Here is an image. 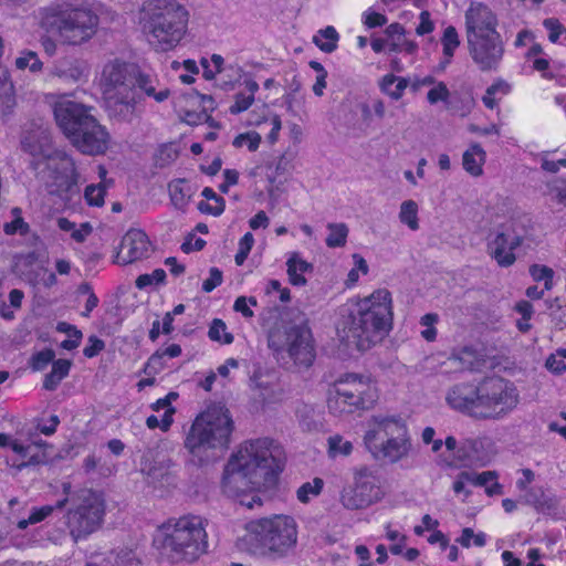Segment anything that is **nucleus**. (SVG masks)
<instances>
[{"label": "nucleus", "instance_id": "nucleus-39", "mask_svg": "<svg viewBox=\"0 0 566 566\" xmlns=\"http://www.w3.org/2000/svg\"><path fill=\"white\" fill-rule=\"evenodd\" d=\"M208 336L213 342L221 344H231L233 342V335L227 332L226 323L220 318H214L209 327Z\"/></svg>", "mask_w": 566, "mask_h": 566}, {"label": "nucleus", "instance_id": "nucleus-14", "mask_svg": "<svg viewBox=\"0 0 566 566\" xmlns=\"http://www.w3.org/2000/svg\"><path fill=\"white\" fill-rule=\"evenodd\" d=\"M469 53L481 71L496 70L504 54L500 33L467 38Z\"/></svg>", "mask_w": 566, "mask_h": 566}, {"label": "nucleus", "instance_id": "nucleus-58", "mask_svg": "<svg viewBox=\"0 0 566 566\" xmlns=\"http://www.w3.org/2000/svg\"><path fill=\"white\" fill-rule=\"evenodd\" d=\"M105 348L103 339L92 335L88 337V344L83 349V354L87 358L97 356Z\"/></svg>", "mask_w": 566, "mask_h": 566}, {"label": "nucleus", "instance_id": "nucleus-12", "mask_svg": "<svg viewBox=\"0 0 566 566\" xmlns=\"http://www.w3.org/2000/svg\"><path fill=\"white\" fill-rule=\"evenodd\" d=\"M518 403V392L507 380L493 377L479 385L476 419H500Z\"/></svg>", "mask_w": 566, "mask_h": 566}, {"label": "nucleus", "instance_id": "nucleus-9", "mask_svg": "<svg viewBox=\"0 0 566 566\" xmlns=\"http://www.w3.org/2000/svg\"><path fill=\"white\" fill-rule=\"evenodd\" d=\"M251 541L258 544L264 554L282 557L297 542V527L293 517L273 515L249 524Z\"/></svg>", "mask_w": 566, "mask_h": 566}, {"label": "nucleus", "instance_id": "nucleus-33", "mask_svg": "<svg viewBox=\"0 0 566 566\" xmlns=\"http://www.w3.org/2000/svg\"><path fill=\"white\" fill-rule=\"evenodd\" d=\"M248 94L237 93L234 96V103L230 106L229 111L231 114H240L247 111L254 102V94L259 90V84L255 81L247 82Z\"/></svg>", "mask_w": 566, "mask_h": 566}, {"label": "nucleus", "instance_id": "nucleus-21", "mask_svg": "<svg viewBox=\"0 0 566 566\" xmlns=\"http://www.w3.org/2000/svg\"><path fill=\"white\" fill-rule=\"evenodd\" d=\"M496 25L497 19L495 14L482 3H472L465 12L467 38L499 33Z\"/></svg>", "mask_w": 566, "mask_h": 566}, {"label": "nucleus", "instance_id": "nucleus-11", "mask_svg": "<svg viewBox=\"0 0 566 566\" xmlns=\"http://www.w3.org/2000/svg\"><path fill=\"white\" fill-rule=\"evenodd\" d=\"M76 501L75 506L65 515V525L74 542L96 532L102 526L105 514V500L99 492L82 490L76 494Z\"/></svg>", "mask_w": 566, "mask_h": 566}, {"label": "nucleus", "instance_id": "nucleus-44", "mask_svg": "<svg viewBox=\"0 0 566 566\" xmlns=\"http://www.w3.org/2000/svg\"><path fill=\"white\" fill-rule=\"evenodd\" d=\"M530 274L536 282L544 281L545 290L553 287L554 271L547 265L534 264L530 268Z\"/></svg>", "mask_w": 566, "mask_h": 566}, {"label": "nucleus", "instance_id": "nucleus-8", "mask_svg": "<svg viewBox=\"0 0 566 566\" xmlns=\"http://www.w3.org/2000/svg\"><path fill=\"white\" fill-rule=\"evenodd\" d=\"M370 427L364 442L375 457L381 454L390 462H397L408 455V430L400 418L375 416L370 419Z\"/></svg>", "mask_w": 566, "mask_h": 566}, {"label": "nucleus", "instance_id": "nucleus-23", "mask_svg": "<svg viewBox=\"0 0 566 566\" xmlns=\"http://www.w3.org/2000/svg\"><path fill=\"white\" fill-rule=\"evenodd\" d=\"M60 167L63 174L56 177L55 185L49 186V192L51 195L62 196L69 192L73 186L77 182V172L74 160L65 153L59 155Z\"/></svg>", "mask_w": 566, "mask_h": 566}, {"label": "nucleus", "instance_id": "nucleus-55", "mask_svg": "<svg viewBox=\"0 0 566 566\" xmlns=\"http://www.w3.org/2000/svg\"><path fill=\"white\" fill-rule=\"evenodd\" d=\"M363 22L369 29L382 27L387 23V17L385 14L367 10L363 13Z\"/></svg>", "mask_w": 566, "mask_h": 566}, {"label": "nucleus", "instance_id": "nucleus-2", "mask_svg": "<svg viewBox=\"0 0 566 566\" xmlns=\"http://www.w3.org/2000/svg\"><path fill=\"white\" fill-rule=\"evenodd\" d=\"M391 325V294L381 289L343 307L338 332L348 345L364 352L380 342Z\"/></svg>", "mask_w": 566, "mask_h": 566}, {"label": "nucleus", "instance_id": "nucleus-25", "mask_svg": "<svg viewBox=\"0 0 566 566\" xmlns=\"http://www.w3.org/2000/svg\"><path fill=\"white\" fill-rule=\"evenodd\" d=\"M171 461L169 459H148L142 462L140 471L148 483L157 484L168 481L171 474Z\"/></svg>", "mask_w": 566, "mask_h": 566}, {"label": "nucleus", "instance_id": "nucleus-4", "mask_svg": "<svg viewBox=\"0 0 566 566\" xmlns=\"http://www.w3.org/2000/svg\"><path fill=\"white\" fill-rule=\"evenodd\" d=\"M135 64L114 60L102 71L101 85L108 115L118 120H130L137 103L134 90Z\"/></svg>", "mask_w": 566, "mask_h": 566}, {"label": "nucleus", "instance_id": "nucleus-41", "mask_svg": "<svg viewBox=\"0 0 566 566\" xmlns=\"http://www.w3.org/2000/svg\"><path fill=\"white\" fill-rule=\"evenodd\" d=\"M57 226L62 231L71 232L72 239L76 242H83L86 235L91 232V227L88 223H83L81 229H75V223L71 222L66 218H59Z\"/></svg>", "mask_w": 566, "mask_h": 566}, {"label": "nucleus", "instance_id": "nucleus-30", "mask_svg": "<svg viewBox=\"0 0 566 566\" xmlns=\"http://www.w3.org/2000/svg\"><path fill=\"white\" fill-rule=\"evenodd\" d=\"M338 41L339 34L337 30L332 25L318 30L317 33L313 36V42L315 45L321 51L328 54L333 53L337 49Z\"/></svg>", "mask_w": 566, "mask_h": 566}, {"label": "nucleus", "instance_id": "nucleus-61", "mask_svg": "<svg viewBox=\"0 0 566 566\" xmlns=\"http://www.w3.org/2000/svg\"><path fill=\"white\" fill-rule=\"evenodd\" d=\"M549 195L558 203L566 206V180H557L551 185Z\"/></svg>", "mask_w": 566, "mask_h": 566}, {"label": "nucleus", "instance_id": "nucleus-6", "mask_svg": "<svg viewBox=\"0 0 566 566\" xmlns=\"http://www.w3.org/2000/svg\"><path fill=\"white\" fill-rule=\"evenodd\" d=\"M41 23L62 43L80 45L96 33L98 17L85 7L56 4L45 9Z\"/></svg>", "mask_w": 566, "mask_h": 566}, {"label": "nucleus", "instance_id": "nucleus-1", "mask_svg": "<svg viewBox=\"0 0 566 566\" xmlns=\"http://www.w3.org/2000/svg\"><path fill=\"white\" fill-rule=\"evenodd\" d=\"M283 470L282 450L268 438L245 442L223 472V492L232 497L271 488Z\"/></svg>", "mask_w": 566, "mask_h": 566}, {"label": "nucleus", "instance_id": "nucleus-10", "mask_svg": "<svg viewBox=\"0 0 566 566\" xmlns=\"http://www.w3.org/2000/svg\"><path fill=\"white\" fill-rule=\"evenodd\" d=\"M268 344L277 359L287 357L297 368L311 367L316 357L312 332L303 324L271 331Z\"/></svg>", "mask_w": 566, "mask_h": 566}, {"label": "nucleus", "instance_id": "nucleus-35", "mask_svg": "<svg viewBox=\"0 0 566 566\" xmlns=\"http://www.w3.org/2000/svg\"><path fill=\"white\" fill-rule=\"evenodd\" d=\"M441 44L443 48V55L446 57V63H450L451 59L454 55L455 50L460 45L459 34L454 27L449 25L444 29L443 35L441 38Z\"/></svg>", "mask_w": 566, "mask_h": 566}, {"label": "nucleus", "instance_id": "nucleus-3", "mask_svg": "<svg viewBox=\"0 0 566 566\" xmlns=\"http://www.w3.org/2000/svg\"><path fill=\"white\" fill-rule=\"evenodd\" d=\"M233 421L223 406H211L196 417L184 446L193 462L206 464L218 459L230 444Z\"/></svg>", "mask_w": 566, "mask_h": 566}, {"label": "nucleus", "instance_id": "nucleus-19", "mask_svg": "<svg viewBox=\"0 0 566 566\" xmlns=\"http://www.w3.org/2000/svg\"><path fill=\"white\" fill-rule=\"evenodd\" d=\"M54 116L59 127L67 138L84 128V122L94 117L88 109L80 103L73 101H62L55 104Z\"/></svg>", "mask_w": 566, "mask_h": 566}, {"label": "nucleus", "instance_id": "nucleus-34", "mask_svg": "<svg viewBox=\"0 0 566 566\" xmlns=\"http://www.w3.org/2000/svg\"><path fill=\"white\" fill-rule=\"evenodd\" d=\"M169 192L172 205L178 209H184L191 197L190 187L182 180L171 182Z\"/></svg>", "mask_w": 566, "mask_h": 566}, {"label": "nucleus", "instance_id": "nucleus-29", "mask_svg": "<svg viewBox=\"0 0 566 566\" xmlns=\"http://www.w3.org/2000/svg\"><path fill=\"white\" fill-rule=\"evenodd\" d=\"M408 85V78L399 77L394 74L385 75L379 82L380 91L395 101H398L402 97L403 92Z\"/></svg>", "mask_w": 566, "mask_h": 566}, {"label": "nucleus", "instance_id": "nucleus-16", "mask_svg": "<svg viewBox=\"0 0 566 566\" xmlns=\"http://www.w3.org/2000/svg\"><path fill=\"white\" fill-rule=\"evenodd\" d=\"M378 497L375 476L367 468L355 473V485L344 489L342 503L346 509L359 510L369 506Z\"/></svg>", "mask_w": 566, "mask_h": 566}, {"label": "nucleus", "instance_id": "nucleus-62", "mask_svg": "<svg viewBox=\"0 0 566 566\" xmlns=\"http://www.w3.org/2000/svg\"><path fill=\"white\" fill-rule=\"evenodd\" d=\"M551 317L555 326L558 329H563L566 326V307L559 304L551 305Z\"/></svg>", "mask_w": 566, "mask_h": 566}, {"label": "nucleus", "instance_id": "nucleus-38", "mask_svg": "<svg viewBox=\"0 0 566 566\" xmlns=\"http://www.w3.org/2000/svg\"><path fill=\"white\" fill-rule=\"evenodd\" d=\"M328 442V454L332 458H336L338 455H349L353 451V443L348 440H345L342 436L335 434L331 436L327 440Z\"/></svg>", "mask_w": 566, "mask_h": 566}, {"label": "nucleus", "instance_id": "nucleus-13", "mask_svg": "<svg viewBox=\"0 0 566 566\" xmlns=\"http://www.w3.org/2000/svg\"><path fill=\"white\" fill-rule=\"evenodd\" d=\"M523 242L512 223H503L493 229L488 235V254L502 268L514 264L516 256L514 250Z\"/></svg>", "mask_w": 566, "mask_h": 566}, {"label": "nucleus", "instance_id": "nucleus-60", "mask_svg": "<svg viewBox=\"0 0 566 566\" xmlns=\"http://www.w3.org/2000/svg\"><path fill=\"white\" fill-rule=\"evenodd\" d=\"M545 367L556 375H562L566 370V364L563 360V357L558 356L556 352L547 357Z\"/></svg>", "mask_w": 566, "mask_h": 566}, {"label": "nucleus", "instance_id": "nucleus-64", "mask_svg": "<svg viewBox=\"0 0 566 566\" xmlns=\"http://www.w3.org/2000/svg\"><path fill=\"white\" fill-rule=\"evenodd\" d=\"M543 25L549 31V41L556 43L562 33V23L555 18H548L544 20Z\"/></svg>", "mask_w": 566, "mask_h": 566}, {"label": "nucleus", "instance_id": "nucleus-48", "mask_svg": "<svg viewBox=\"0 0 566 566\" xmlns=\"http://www.w3.org/2000/svg\"><path fill=\"white\" fill-rule=\"evenodd\" d=\"M55 353L53 349H44L35 353L31 358V367L33 370H42L50 363H53Z\"/></svg>", "mask_w": 566, "mask_h": 566}, {"label": "nucleus", "instance_id": "nucleus-27", "mask_svg": "<svg viewBox=\"0 0 566 566\" xmlns=\"http://www.w3.org/2000/svg\"><path fill=\"white\" fill-rule=\"evenodd\" d=\"M485 151L479 144H473L462 156L463 168L473 177L482 175V166L485 163Z\"/></svg>", "mask_w": 566, "mask_h": 566}, {"label": "nucleus", "instance_id": "nucleus-31", "mask_svg": "<svg viewBox=\"0 0 566 566\" xmlns=\"http://www.w3.org/2000/svg\"><path fill=\"white\" fill-rule=\"evenodd\" d=\"M72 363L69 359L53 360L52 370L45 376L43 387L46 390H54L71 369Z\"/></svg>", "mask_w": 566, "mask_h": 566}, {"label": "nucleus", "instance_id": "nucleus-53", "mask_svg": "<svg viewBox=\"0 0 566 566\" xmlns=\"http://www.w3.org/2000/svg\"><path fill=\"white\" fill-rule=\"evenodd\" d=\"M187 101L192 105H199L203 111L212 112L216 108L214 99L211 95H202L197 92L187 95Z\"/></svg>", "mask_w": 566, "mask_h": 566}, {"label": "nucleus", "instance_id": "nucleus-40", "mask_svg": "<svg viewBox=\"0 0 566 566\" xmlns=\"http://www.w3.org/2000/svg\"><path fill=\"white\" fill-rule=\"evenodd\" d=\"M15 66L19 70L29 69L32 73L41 72L43 63L40 61L38 54L33 51H24L15 60Z\"/></svg>", "mask_w": 566, "mask_h": 566}, {"label": "nucleus", "instance_id": "nucleus-47", "mask_svg": "<svg viewBox=\"0 0 566 566\" xmlns=\"http://www.w3.org/2000/svg\"><path fill=\"white\" fill-rule=\"evenodd\" d=\"M261 143V136L256 132H249L238 135L233 139L234 147H242L244 144L248 145L250 151H255Z\"/></svg>", "mask_w": 566, "mask_h": 566}, {"label": "nucleus", "instance_id": "nucleus-15", "mask_svg": "<svg viewBox=\"0 0 566 566\" xmlns=\"http://www.w3.org/2000/svg\"><path fill=\"white\" fill-rule=\"evenodd\" d=\"M339 394L352 409H367L377 399L376 388L361 376L349 374L335 382Z\"/></svg>", "mask_w": 566, "mask_h": 566}, {"label": "nucleus", "instance_id": "nucleus-54", "mask_svg": "<svg viewBox=\"0 0 566 566\" xmlns=\"http://www.w3.org/2000/svg\"><path fill=\"white\" fill-rule=\"evenodd\" d=\"M499 91H502L504 94H506L509 91L507 85L502 82H499V83L492 84L491 86H489L486 88V92H485L484 96L482 97V101H483V104L488 108L493 109L496 106L497 103H496V99L494 98V95Z\"/></svg>", "mask_w": 566, "mask_h": 566}, {"label": "nucleus", "instance_id": "nucleus-36", "mask_svg": "<svg viewBox=\"0 0 566 566\" xmlns=\"http://www.w3.org/2000/svg\"><path fill=\"white\" fill-rule=\"evenodd\" d=\"M329 234L326 238L328 248H338L346 244L348 228L345 223H328Z\"/></svg>", "mask_w": 566, "mask_h": 566}, {"label": "nucleus", "instance_id": "nucleus-37", "mask_svg": "<svg viewBox=\"0 0 566 566\" xmlns=\"http://www.w3.org/2000/svg\"><path fill=\"white\" fill-rule=\"evenodd\" d=\"M399 219L411 230L419 228L418 223V205L413 200H406L401 203Z\"/></svg>", "mask_w": 566, "mask_h": 566}, {"label": "nucleus", "instance_id": "nucleus-20", "mask_svg": "<svg viewBox=\"0 0 566 566\" xmlns=\"http://www.w3.org/2000/svg\"><path fill=\"white\" fill-rule=\"evenodd\" d=\"M149 250L150 242L147 234L139 229H130L122 239L116 263L129 264L142 260L148 255Z\"/></svg>", "mask_w": 566, "mask_h": 566}, {"label": "nucleus", "instance_id": "nucleus-24", "mask_svg": "<svg viewBox=\"0 0 566 566\" xmlns=\"http://www.w3.org/2000/svg\"><path fill=\"white\" fill-rule=\"evenodd\" d=\"M159 81L149 74L143 73L137 66L134 72V90H139L146 96L154 98L156 102L161 103L166 101L170 91L167 87L157 90Z\"/></svg>", "mask_w": 566, "mask_h": 566}, {"label": "nucleus", "instance_id": "nucleus-46", "mask_svg": "<svg viewBox=\"0 0 566 566\" xmlns=\"http://www.w3.org/2000/svg\"><path fill=\"white\" fill-rule=\"evenodd\" d=\"M438 321L439 316L436 313H428L421 317L420 324L426 327V329L421 332V335L426 340L432 342L436 339L437 329L434 325Z\"/></svg>", "mask_w": 566, "mask_h": 566}, {"label": "nucleus", "instance_id": "nucleus-59", "mask_svg": "<svg viewBox=\"0 0 566 566\" xmlns=\"http://www.w3.org/2000/svg\"><path fill=\"white\" fill-rule=\"evenodd\" d=\"M209 273L210 276L202 283V290L206 293L212 292L222 283V272L218 268H211Z\"/></svg>", "mask_w": 566, "mask_h": 566}, {"label": "nucleus", "instance_id": "nucleus-5", "mask_svg": "<svg viewBox=\"0 0 566 566\" xmlns=\"http://www.w3.org/2000/svg\"><path fill=\"white\" fill-rule=\"evenodd\" d=\"M188 25L187 9L175 0H156L147 10L144 31L157 51L174 49L185 36Z\"/></svg>", "mask_w": 566, "mask_h": 566}, {"label": "nucleus", "instance_id": "nucleus-28", "mask_svg": "<svg viewBox=\"0 0 566 566\" xmlns=\"http://www.w3.org/2000/svg\"><path fill=\"white\" fill-rule=\"evenodd\" d=\"M286 265L290 283L295 286L305 285L306 279L302 274L312 271V264L301 259L297 253H292L286 262Z\"/></svg>", "mask_w": 566, "mask_h": 566}, {"label": "nucleus", "instance_id": "nucleus-17", "mask_svg": "<svg viewBox=\"0 0 566 566\" xmlns=\"http://www.w3.org/2000/svg\"><path fill=\"white\" fill-rule=\"evenodd\" d=\"M88 75L90 65L85 60L75 56H63L55 60L48 69L45 81L71 86L86 82Z\"/></svg>", "mask_w": 566, "mask_h": 566}, {"label": "nucleus", "instance_id": "nucleus-56", "mask_svg": "<svg viewBox=\"0 0 566 566\" xmlns=\"http://www.w3.org/2000/svg\"><path fill=\"white\" fill-rule=\"evenodd\" d=\"M6 234L12 235L15 233L27 234L29 232V224L24 222L23 218L17 216L14 220L4 224Z\"/></svg>", "mask_w": 566, "mask_h": 566}, {"label": "nucleus", "instance_id": "nucleus-63", "mask_svg": "<svg viewBox=\"0 0 566 566\" xmlns=\"http://www.w3.org/2000/svg\"><path fill=\"white\" fill-rule=\"evenodd\" d=\"M209 119H211V116L203 109L200 112L190 109L184 111V120L189 125H198L202 122H208Z\"/></svg>", "mask_w": 566, "mask_h": 566}, {"label": "nucleus", "instance_id": "nucleus-50", "mask_svg": "<svg viewBox=\"0 0 566 566\" xmlns=\"http://www.w3.org/2000/svg\"><path fill=\"white\" fill-rule=\"evenodd\" d=\"M46 462V454L35 448L20 463H14V467L20 471L27 467L44 464Z\"/></svg>", "mask_w": 566, "mask_h": 566}, {"label": "nucleus", "instance_id": "nucleus-57", "mask_svg": "<svg viewBox=\"0 0 566 566\" xmlns=\"http://www.w3.org/2000/svg\"><path fill=\"white\" fill-rule=\"evenodd\" d=\"M226 202L224 199H217L213 205L207 201H200L198 209L202 213L212 214L214 217L220 216L224 211Z\"/></svg>", "mask_w": 566, "mask_h": 566}, {"label": "nucleus", "instance_id": "nucleus-49", "mask_svg": "<svg viewBox=\"0 0 566 566\" xmlns=\"http://www.w3.org/2000/svg\"><path fill=\"white\" fill-rule=\"evenodd\" d=\"M166 279V272L163 269H156L151 274H142L136 279V286L138 289H145L153 283H163Z\"/></svg>", "mask_w": 566, "mask_h": 566}, {"label": "nucleus", "instance_id": "nucleus-32", "mask_svg": "<svg viewBox=\"0 0 566 566\" xmlns=\"http://www.w3.org/2000/svg\"><path fill=\"white\" fill-rule=\"evenodd\" d=\"M495 471H484L482 473L471 472L472 485L484 486L488 495L502 494L503 486L496 482Z\"/></svg>", "mask_w": 566, "mask_h": 566}, {"label": "nucleus", "instance_id": "nucleus-52", "mask_svg": "<svg viewBox=\"0 0 566 566\" xmlns=\"http://www.w3.org/2000/svg\"><path fill=\"white\" fill-rule=\"evenodd\" d=\"M164 367H165L164 355L158 349L148 358V360L145 365V368H144V373L147 376H155L159 371H161L164 369Z\"/></svg>", "mask_w": 566, "mask_h": 566}, {"label": "nucleus", "instance_id": "nucleus-43", "mask_svg": "<svg viewBox=\"0 0 566 566\" xmlns=\"http://www.w3.org/2000/svg\"><path fill=\"white\" fill-rule=\"evenodd\" d=\"M323 485L324 482L321 478H315L313 482L302 484L296 492L297 499L302 503L308 502L311 496H316L321 493Z\"/></svg>", "mask_w": 566, "mask_h": 566}, {"label": "nucleus", "instance_id": "nucleus-45", "mask_svg": "<svg viewBox=\"0 0 566 566\" xmlns=\"http://www.w3.org/2000/svg\"><path fill=\"white\" fill-rule=\"evenodd\" d=\"M106 189L105 186L99 185H90L85 189V199L90 206L101 207L104 205Z\"/></svg>", "mask_w": 566, "mask_h": 566}, {"label": "nucleus", "instance_id": "nucleus-26", "mask_svg": "<svg viewBox=\"0 0 566 566\" xmlns=\"http://www.w3.org/2000/svg\"><path fill=\"white\" fill-rule=\"evenodd\" d=\"M524 499L526 504L543 514L553 515L558 510V499L552 494H546L541 488L530 489Z\"/></svg>", "mask_w": 566, "mask_h": 566}, {"label": "nucleus", "instance_id": "nucleus-51", "mask_svg": "<svg viewBox=\"0 0 566 566\" xmlns=\"http://www.w3.org/2000/svg\"><path fill=\"white\" fill-rule=\"evenodd\" d=\"M450 97V92L443 82H438L427 94V99L430 104L438 102H447Z\"/></svg>", "mask_w": 566, "mask_h": 566}, {"label": "nucleus", "instance_id": "nucleus-42", "mask_svg": "<svg viewBox=\"0 0 566 566\" xmlns=\"http://www.w3.org/2000/svg\"><path fill=\"white\" fill-rule=\"evenodd\" d=\"M327 407L331 412L335 415H342V413H350L353 412L352 409L348 407L342 395L339 394L338 389L334 385V389L329 391L328 398H327Z\"/></svg>", "mask_w": 566, "mask_h": 566}, {"label": "nucleus", "instance_id": "nucleus-7", "mask_svg": "<svg viewBox=\"0 0 566 566\" xmlns=\"http://www.w3.org/2000/svg\"><path fill=\"white\" fill-rule=\"evenodd\" d=\"M164 549L172 563H192L207 548V533L201 517L181 516L164 525Z\"/></svg>", "mask_w": 566, "mask_h": 566}, {"label": "nucleus", "instance_id": "nucleus-18", "mask_svg": "<svg viewBox=\"0 0 566 566\" xmlns=\"http://www.w3.org/2000/svg\"><path fill=\"white\" fill-rule=\"evenodd\" d=\"M87 119L88 122L83 124L84 128L69 139L74 147L85 155L95 156L104 154L108 147V134L95 117Z\"/></svg>", "mask_w": 566, "mask_h": 566}, {"label": "nucleus", "instance_id": "nucleus-22", "mask_svg": "<svg viewBox=\"0 0 566 566\" xmlns=\"http://www.w3.org/2000/svg\"><path fill=\"white\" fill-rule=\"evenodd\" d=\"M479 398V385L459 384L453 386L448 395V403L455 410L475 418Z\"/></svg>", "mask_w": 566, "mask_h": 566}]
</instances>
